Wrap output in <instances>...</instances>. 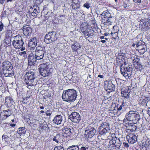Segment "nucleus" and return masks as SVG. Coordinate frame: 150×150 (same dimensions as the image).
I'll return each instance as SVG.
<instances>
[{"mask_svg":"<svg viewBox=\"0 0 150 150\" xmlns=\"http://www.w3.org/2000/svg\"><path fill=\"white\" fill-rule=\"evenodd\" d=\"M124 66H123L124 70L126 72H130L132 73V69L131 65H129L128 64H124Z\"/></svg>","mask_w":150,"mask_h":150,"instance_id":"obj_23","label":"nucleus"},{"mask_svg":"<svg viewBox=\"0 0 150 150\" xmlns=\"http://www.w3.org/2000/svg\"><path fill=\"white\" fill-rule=\"evenodd\" d=\"M45 49L44 46H37L35 50V55L42 60L43 59L45 54L46 53Z\"/></svg>","mask_w":150,"mask_h":150,"instance_id":"obj_9","label":"nucleus"},{"mask_svg":"<svg viewBox=\"0 0 150 150\" xmlns=\"http://www.w3.org/2000/svg\"><path fill=\"white\" fill-rule=\"evenodd\" d=\"M24 81L28 86L36 85L37 82V77L34 72L30 71L26 73L25 76Z\"/></svg>","mask_w":150,"mask_h":150,"instance_id":"obj_1","label":"nucleus"},{"mask_svg":"<svg viewBox=\"0 0 150 150\" xmlns=\"http://www.w3.org/2000/svg\"><path fill=\"white\" fill-rule=\"evenodd\" d=\"M83 6L87 9H89L90 7V4L89 3L86 2L84 4Z\"/></svg>","mask_w":150,"mask_h":150,"instance_id":"obj_47","label":"nucleus"},{"mask_svg":"<svg viewBox=\"0 0 150 150\" xmlns=\"http://www.w3.org/2000/svg\"><path fill=\"white\" fill-rule=\"evenodd\" d=\"M139 62V59L137 57L135 58L133 60V63L134 65V64L138 63Z\"/></svg>","mask_w":150,"mask_h":150,"instance_id":"obj_42","label":"nucleus"},{"mask_svg":"<svg viewBox=\"0 0 150 150\" xmlns=\"http://www.w3.org/2000/svg\"><path fill=\"white\" fill-rule=\"evenodd\" d=\"M110 130L102 128H99V133L100 135H104L105 134Z\"/></svg>","mask_w":150,"mask_h":150,"instance_id":"obj_29","label":"nucleus"},{"mask_svg":"<svg viewBox=\"0 0 150 150\" xmlns=\"http://www.w3.org/2000/svg\"><path fill=\"white\" fill-rule=\"evenodd\" d=\"M103 43H104L106 42V41L105 40H102L100 41Z\"/></svg>","mask_w":150,"mask_h":150,"instance_id":"obj_63","label":"nucleus"},{"mask_svg":"<svg viewBox=\"0 0 150 150\" xmlns=\"http://www.w3.org/2000/svg\"><path fill=\"white\" fill-rule=\"evenodd\" d=\"M37 1V3L38 4H40L42 2L43 0H36Z\"/></svg>","mask_w":150,"mask_h":150,"instance_id":"obj_58","label":"nucleus"},{"mask_svg":"<svg viewBox=\"0 0 150 150\" xmlns=\"http://www.w3.org/2000/svg\"><path fill=\"white\" fill-rule=\"evenodd\" d=\"M122 74L126 79H130L129 78L131 77L132 73L131 72L125 71L123 73V74Z\"/></svg>","mask_w":150,"mask_h":150,"instance_id":"obj_32","label":"nucleus"},{"mask_svg":"<svg viewBox=\"0 0 150 150\" xmlns=\"http://www.w3.org/2000/svg\"><path fill=\"white\" fill-rule=\"evenodd\" d=\"M105 87L106 88V90H109V92L114 91L115 90V86L113 85L112 82L106 81L105 83Z\"/></svg>","mask_w":150,"mask_h":150,"instance_id":"obj_17","label":"nucleus"},{"mask_svg":"<svg viewBox=\"0 0 150 150\" xmlns=\"http://www.w3.org/2000/svg\"><path fill=\"white\" fill-rule=\"evenodd\" d=\"M88 147L87 146L86 147L84 146L81 147L80 149V150H86L87 149H88Z\"/></svg>","mask_w":150,"mask_h":150,"instance_id":"obj_55","label":"nucleus"},{"mask_svg":"<svg viewBox=\"0 0 150 150\" xmlns=\"http://www.w3.org/2000/svg\"><path fill=\"white\" fill-rule=\"evenodd\" d=\"M4 45L6 46V47H7L10 46L11 45V40L9 38H7L5 39Z\"/></svg>","mask_w":150,"mask_h":150,"instance_id":"obj_33","label":"nucleus"},{"mask_svg":"<svg viewBox=\"0 0 150 150\" xmlns=\"http://www.w3.org/2000/svg\"><path fill=\"white\" fill-rule=\"evenodd\" d=\"M4 26V25L3 24L1 21H0V32H1Z\"/></svg>","mask_w":150,"mask_h":150,"instance_id":"obj_49","label":"nucleus"},{"mask_svg":"<svg viewBox=\"0 0 150 150\" xmlns=\"http://www.w3.org/2000/svg\"><path fill=\"white\" fill-rule=\"evenodd\" d=\"M62 120V116L60 115H57L54 117L52 121L56 124L59 125L61 124Z\"/></svg>","mask_w":150,"mask_h":150,"instance_id":"obj_18","label":"nucleus"},{"mask_svg":"<svg viewBox=\"0 0 150 150\" xmlns=\"http://www.w3.org/2000/svg\"><path fill=\"white\" fill-rule=\"evenodd\" d=\"M5 0H0V3L2 4L4 2Z\"/></svg>","mask_w":150,"mask_h":150,"instance_id":"obj_61","label":"nucleus"},{"mask_svg":"<svg viewBox=\"0 0 150 150\" xmlns=\"http://www.w3.org/2000/svg\"><path fill=\"white\" fill-rule=\"evenodd\" d=\"M134 67L136 69H137L139 71H141L143 69V66L141 65L140 63L134 64Z\"/></svg>","mask_w":150,"mask_h":150,"instance_id":"obj_36","label":"nucleus"},{"mask_svg":"<svg viewBox=\"0 0 150 150\" xmlns=\"http://www.w3.org/2000/svg\"><path fill=\"white\" fill-rule=\"evenodd\" d=\"M2 84L3 83L2 81L0 80V86H2Z\"/></svg>","mask_w":150,"mask_h":150,"instance_id":"obj_64","label":"nucleus"},{"mask_svg":"<svg viewBox=\"0 0 150 150\" xmlns=\"http://www.w3.org/2000/svg\"><path fill=\"white\" fill-rule=\"evenodd\" d=\"M109 126V123L108 122H104L101 124V125L99 127V128H102V129H103L110 130Z\"/></svg>","mask_w":150,"mask_h":150,"instance_id":"obj_24","label":"nucleus"},{"mask_svg":"<svg viewBox=\"0 0 150 150\" xmlns=\"http://www.w3.org/2000/svg\"><path fill=\"white\" fill-rule=\"evenodd\" d=\"M121 144V142L118 138L117 137V140H116L115 148L117 149H118L120 146Z\"/></svg>","mask_w":150,"mask_h":150,"instance_id":"obj_38","label":"nucleus"},{"mask_svg":"<svg viewBox=\"0 0 150 150\" xmlns=\"http://www.w3.org/2000/svg\"><path fill=\"white\" fill-rule=\"evenodd\" d=\"M26 54L25 51L19 53V55L20 56H24Z\"/></svg>","mask_w":150,"mask_h":150,"instance_id":"obj_52","label":"nucleus"},{"mask_svg":"<svg viewBox=\"0 0 150 150\" xmlns=\"http://www.w3.org/2000/svg\"><path fill=\"white\" fill-rule=\"evenodd\" d=\"M6 35L8 36L10 35L12 33V30L8 28L6 30Z\"/></svg>","mask_w":150,"mask_h":150,"instance_id":"obj_43","label":"nucleus"},{"mask_svg":"<svg viewBox=\"0 0 150 150\" xmlns=\"http://www.w3.org/2000/svg\"><path fill=\"white\" fill-rule=\"evenodd\" d=\"M123 66H124V65H121V66L120 67V71L121 73V74H123V73L125 71V70H124V68H123Z\"/></svg>","mask_w":150,"mask_h":150,"instance_id":"obj_50","label":"nucleus"},{"mask_svg":"<svg viewBox=\"0 0 150 150\" xmlns=\"http://www.w3.org/2000/svg\"><path fill=\"white\" fill-rule=\"evenodd\" d=\"M76 91L73 89L66 90L63 92L62 97L64 101L70 102L74 101L77 97Z\"/></svg>","mask_w":150,"mask_h":150,"instance_id":"obj_2","label":"nucleus"},{"mask_svg":"<svg viewBox=\"0 0 150 150\" xmlns=\"http://www.w3.org/2000/svg\"><path fill=\"white\" fill-rule=\"evenodd\" d=\"M50 67L47 63L41 64L39 68L40 74L44 77L50 75L51 73Z\"/></svg>","mask_w":150,"mask_h":150,"instance_id":"obj_6","label":"nucleus"},{"mask_svg":"<svg viewBox=\"0 0 150 150\" xmlns=\"http://www.w3.org/2000/svg\"><path fill=\"white\" fill-rule=\"evenodd\" d=\"M5 102L7 103V104H9L10 103H12L13 102V100L10 96H8L6 97L5 99Z\"/></svg>","mask_w":150,"mask_h":150,"instance_id":"obj_40","label":"nucleus"},{"mask_svg":"<svg viewBox=\"0 0 150 150\" xmlns=\"http://www.w3.org/2000/svg\"><path fill=\"white\" fill-rule=\"evenodd\" d=\"M5 77H12L14 75L13 71H12V69H9V71H6L4 73H3Z\"/></svg>","mask_w":150,"mask_h":150,"instance_id":"obj_26","label":"nucleus"},{"mask_svg":"<svg viewBox=\"0 0 150 150\" xmlns=\"http://www.w3.org/2000/svg\"><path fill=\"white\" fill-rule=\"evenodd\" d=\"M125 117L124 122H126L127 120L129 121H132L134 124L137 123L140 119L139 113L136 111H130L126 114Z\"/></svg>","mask_w":150,"mask_h":150,"instance_id":"obj_4","label":"nucleus"},{"mask_svg":"<svg viewBox=\"0 0 150 150\" xmlns=\"http://www.w3.org/2000/svg\"><path fill=\"white\" fill-rule=\"evenodd\" d=\"M54 150H64V149L62 146H58L54 148Z\"/></svg>","mask_w":150,"mask_h":150,"instance_id":"obj_44","label":"nucleus"},{"mask_svg":"<svg viewBox=\"0 0 150 150\" xmlns=\"http://www.w3.org/2000/svg\"><path fill=\"white\" fill-rule=\"evenodd\" d=\"M52 114V112L50 111V110H48L47 111L46 114L47 116H50Z\"/></svg>","mask_w":150,"mask_h":150,"instance_id":"obj_51","label":"nucleus"},{"mask_svg":"<svg viewBox=\"0 0 150 150\" xmlns=\"http://www.w3.org/2000/svg\"><path fill=\"white\" fill-rule=\"evenodd\" d=\"M149 145V142L146 141L145 142H144L142 146H143V148H145V149H147V148Z\"/></svg>","mask_w":150,"mask_h":150,"instance_id":"obj_41","label":"nucleus"},{"mask_svg":"<svg viewBox=\"0 0 150 150\" xmlns=\"http://www.w3.org/2000/svg\"><path fill=\"white\" fill-rule=\"evenodd\" d=\"M122 106H121V105H117V110L118 111H120V110H121L122 108Z\"/></svg>","mask_w":150,"mask_h":150,"instance_id":"obj_54","label":"nucleus"},{"mask_svg":"<svg viewBox=\"0 0 150 150\" xmlns=\"http://www.w3.org/2000/svg\"><path fill=\"white\" fill-rule=\"evenodd\" d=\"M96 130L90 125H88L85 129V136L86 138H91L96 133Z\"/></svg>","mask_w":150,"mask_h":150,"instance_id":"obj_11","label":"nucleus"},{"mask_svg":"<svg viewBox=\"0 0 150 150\" xmlns=\"http://www.w3.org/2000/svg\"><path fill=\"white\" fill-rule=\"evenodd\" d=\"M10 125L12 127H14L16 125V124H11Z\"/></svg>","mask_w":150,"mask_h":150,"instance_id":"obj_62","label":"nucleus"},{"mask_svg":"<svg viewBox=\"0 0 150 150\" xmlns=\"http://www.w3.org/2000/svg\"><path fill=\"white\" fill-rule=\"evenodd\" d=\"M28 12L32 16L36 17L40 13L39 7L35 5L30 7Z\"/></svg>","mask_w":150,"mask_h":150,"instance_id":"obj_13","label":"nucleus"},{"mask_svg":"<svg viewBox=\"0 0 150 150\" xmlns=\"http://www.w3.org/2000/svg\"><path fill=\"white\" fill-rule=\"evenodd\" d=\"M112 16L111 15L110 17H108L106 19V20L103 23L104 25H111L112 23Z\"/></svg>","mask_w":150,"mask_h":150,"instance_id":"obj_25","label":"nucleus"},{"mask_svg":"<svg viewBox=\"0 0 150 150\" xmlns=\"http://www.w3.org/2000/svg\"><path fill=\"white\" fill-rule=\"evenodd\" d=\"M23 33L25 35H27L30 33L31 31V29L28 25H25L23 27Z\"/></svg>","mask_w":150,"mask_h":150,"instance_id":"obj_19","label":"nucleus"},{"mask_svg":"<svg viewBox=\"0 0 150 150\" xmlns=\"http://www.w3.org/2000/svg\"><path fill=\"white\" fill-rule=\"evenodd\" d=\"M146 98H145V97H142L140 101V102L142 103V104H144V103H146Z\"/></svg>","mask_w":150,"mask_h":150,"instance_id":"obj_46","label":"nucleus"},{"mask_svg":"<svg viewBox=\"0 0 150 150\" xmlns=\"http://www.w3.org/2000/svg\"><path fill=\"white\" fill-rule=\"evenodd\" d=\"M80 29L86 38L92 36L94 35V30L91 26L86 22L82 23L80 25Z\"/></svg>","mask_w":150,"mask_h":150,"instance_id":"obj_3","label":"nucleus"},{"mask_svg":"<svg viewBox=\"0 0 150 150\" xmlns=\"http://www.w3.org/2000/svg\"><path fill=\"white\" fill-rule=\"evenodd\" d=\"M147 112L149 115H150V108H148V109L147 110Z\"/></svg>","mask_w":150,"mask_h":150,"instance_id":"obj_60","label":"nucleus"},{"mask_svg":"<svg viewBox=\"0 0 150 150\" xmlns=\"http://www.w3.org/2000/svg\"><path fill=\"white\" fill-rule=\"evenodd\" d=\"M11 63L8 61L3 62L1 66L0 73H4L6 71H9V69H12V66Z\"/></svg>","mask_w":150,"mask_h":150,"instance_id":"obj_10","label":"nucleus"},{"mask_svg":"<svg viewBox=\"0 0 150 150\" xmlns=\"http://www.w3.org/2000/svg\"><path fill=\"white\" fill-rule=\"evenodd\" d=\"M72 6L74 9H78L80 6L79 0H72Z\"/></svg>","mask_w":150,"mask_h":150,"instance_id":"obj_20","label":"nucleus"},{"mask_svg":"<svg viewBox=\"0 0 150 150\" xmlns=\"http://www.w3.org/2000/svg\"><path fill=\"white\" fill-rule=\"evenodd\" d=\"M115 134L112 133L111 134V137H112L111 139H110L109 142L108 148H110V149H115L116 140H117V137L114 136Z\"/></svg>","mask_w":150,"mask_h":150,"instance_id":"obj_14","label":"nucleus"},{"mask_svg":"<svg viewBox=\"0 0 150 150\" xmlns=\"http://www.w3.org/2000/svg\"><path fill=\"white\" fill-rule=\"evenodd\" d=\"M101 15L104 16L105 18H106L108 17H110L111 16V14L108 11H104Z\"/></svg>","mask_w":150,"mask_h":150,"instance_id":"obj_30","label":"nucleus"},{"mask_svg":"<svg viewBox=\"0 0 150 150\" xmlns=\"http://www.w3.org/2000/svg\"><path fill=\"white\" fill-rule=\"evenodd\" d=\"M24 42L21 36L17 35L14 37V40L12 42V45L16 49H21V51L24 50L25 47H23Z\"/></svg>","mask_w":150,"mask_h":150,"instance_id":"obj_5","label":"nucleus"},{"mask_svg":"<svg viewBox=\"0 0 150 150\" xmlns=\"http://www.w3.org/2000/svg\"><path fill=\"white\" fill-rule=\"evenodd\" d=\"M126 138L129 143L134 144L137 141V136L134 134H129L126 136Z\"/></svg>","mask_w":150,"mask_h":150,"instance_id":"obj_15","label":"nucleus"},{"mask_svg":"<svg viewBox=\"0 0 150 150\" xmlns=\"http://www.w3.org/2000/svg\"><path fill=\"white\" fill-rule=\"evenodd\" d=\"M69 119L72 122L77 123L79 122L81 117L79 113L74 112L70 115Z\"/></svg>","mask_w":150,"mask_h":150,"instance_id":"obj_12","label":"nucleus"},{"mask_svg":"<svg viewBox=\"0 0 150 150\" xmlns=\"http://www.w3.org/2000/svg\"><path fill=\"white\" fill-rule=\"evenodd\" d=\"M26 132L25 127H20L19 128L17 131V132L20 135L24 134Z\"/></svg>","mask_w":150,"mask_h":150,"instance_id":"obj_27","label":"nucleus"},{"mask_svg":"<svg viewBox=\"0 0 150 150\" xmlns=\"http://www.w3.org/2000/svg\"><path fill=\"white\" fill-rule=\"evenodd\" d=\"M28 59V64L30 66H36L39 63L40 60H42L32 53L29 54Z\"/></svg>","mask_w":150,"mask_h":150,"instance_id":"obj_7","label":"nucleus"},{"mask_svg":"<svg viewBox=\"0 0 150 150\" xmlns=\"http://www.w3.org/2000/svg\"><path fill=\"white\" fill-rule=\"evenodd\" d=\"M143 25L144 27V30H146L149 29L150 28V23L149 21L148 20L147 21L146 20L143 22Z\"/></svg>","mask_w":150,"mask_h":150,"instance_id":"obj_28","label":"nucleus"},{"mask_svg":"<svg viewBox=\"0 0 150 150\" xmlns=\"http://www.w3.org/2000/svg\"><path fill=\"white\" fill-rule=\"evenodd\" d=\"M6 11H3L2 12V16H5L6 15Z\"/></svg>","mask_w":150,"mask_h":150,"instance_id":"obj_57","label":"nucleus"},{"mask_svg":"<svg viewBox=\"0 0 150 150\" xmlns=\"http://www.w3.org/2000/svg\"><path fill=\"white\" fill-rule=\"evenodd\" d=\"M1 114H4V115L6 116L7 117H8L11 115V111L8 110H4L3 112H1Z\"/></svg>","mask_w":150,"mask_h":150,"instance_id":"obj_37","label":"nucleus"},{"mask_svg":"<svg viewBox=\"0 0 150 150\" xmlns=\"http://www.w3.org/2000/svg\"><path fill=\"white\" fill-rule=\"evenodd\" d=\"M98 77L100 78H103V75H99L98 76Z\"/></svg>","mask_w":150,"mask_h":150,"instance_id":"obj_59","label":"nucleus"},{"mask_svg":"<svg viewBox=\"0 0 150 150\" xmlns=\"http://www.w3.org/2000/svg\"><path fill=\"white\" fill-rule=\"evenodd\" d=\"M71 48L73 52L76 51L77 52V51L81 48V47L79 43L76 42L71 45Z\"/></svg>","mask_w":150,"mask_h":150,"instance_id":"obj_22","label":"nucleus"},{"mask_svg":"<svg viewBox=\"0 0 150 150\" xmlns=\"http://www.w3.org/2000/svg\"><path fill=\"white\" fill-rule=\"evenodd\" d=\"M62 136L59 134H57L52 139L53 141H55L56 143H59V141L61 140Z\"/></svg>","mask_w":150,"mask_h":150,"instance_id":"obj_31","label":"nucleus"},{"mask_svg":"<svg viewBox=\"0 0 150 150\" xmlns=\"http://www.w3.org/2000/svg\"><path fill=\"white\" fill-rule=\"evenodd\" d=\"M62 131L64 134L67 135L66 137L70 136L73 132V130L69 127H64L62 129Z\"/></svg>","mask_w":150,"mask_h":150,"instance_id":"obj_21","label":"nucleus"},{"mask_svg":"<svg viewBox=\"0 0 150 150\" xmlns=\"http://www.w3.org/2000/svg\"><path fill=\"white\" fill-rule=\"evenodd\" d=\"M37 43V39L33 38L30 39L28 44V47L31 50L33 49L36 46Z\"/></svg>","mask_w":150,"mask_h":150,"instance_id":"obj_16","label":"nucleus"},{"mask_svg":"<svg viewBox=\"0 0 150 150\" xmlns=\"http://www.w3.org/2000/svg\"><path fill=\"white\" fill-rule=\"evenodd\" d=\"M2 139L3 141H5L8 142L9 141L10 139L7 135L6 134H4L2 136Z\"/></svg>","mask_w":150,"mask_h":150,"instance_id":"obj_34","label":"nucleus"},{"mask_svg":"<svg viewBox=\"0 0 150 150\" xmlns=\"http://www.w3.org/2000/svg\"><path fill=\"white\" fill-rule=\"evenodd\" d=\"M136 129V128L135 127H134L133 126H131V128L130 129H127V132H129V131L130 132H132L133 131H135Z\"/></svg>","mask_w":150,"mask_h":150,"instance_id":"obj_45","label":"nucleus"},{"mask_svg":"<svg viewBox=\"0 0 150 150\" xmlns=\"http://www.w3.org/2000/svg\"><path fill=\"white\" fill-rule=\"evenodd\" d=\"M133 1L136 4H140L141 2V0H133Z\"/></svg>","mask_w":150,"mask_h":150,"instance_id":"obj_53","label":"nucleus"},{"mask_svg":"<svg viewBox=\"0 0 150 150\" xmlns=\"http://www.w3.org/2000/svg\"><path fill=\"white\" fill-rule=\"evenodd\" d=\"M123 144L124 146L126 147H129V146L128 144L127 143L124 142L123 143Z\"/></svg>","mask_w":150,"mask_h":150,"instance_id":"obj_56","label":"nucleus"},{"mask_svg":"<svg viewBox=\"0 0 150 150\" xmlns=\"http://www.w3.org/2000/svg\"><path fill=\"white\" fill-rule=\"evenodd\" d=\"M128 90L127 89H122L121 90V93L123 95V96L126 97L127 96H126L128 94Z\"/></svg>","mask_w":150,"mask_h":150,"instance_id":"obj_39","label":"nucleus"},{"mask_svg":"<svg viewBox=\"0 0 150 150\" xmlns=\"http://www.w3.org/2000/svg\"><path fill=\"white\" fill-rule=\"evenodd\" d=\"M7 117L6 116L4 115V114H2V115H1V120H2L3 121L4 120L6 119Z\"/></svg>","mask_w":150,"mask_h":150,"instance_id":"obj_48","label":"nucleus"},{"mask_svg":"<svg viewBox=\"0 0 150 150\" xmlns=\"http://www.w3.org/2000/svg\"><path fill=\"white\" fill-rule=\"evenodd\" d=\"M56 33L54 31L49 32L47 34L44 39V41L47 44L51 43L57 40L55 36Z\"/></svg>","mask_w":150,"mask_h":150,"instance_id":"obj_8","label":"nucleus"},{"mask_svg":"<svg viewBox=\"0 0 150 150\" xmlns=\"http://www.w3.org/2000/svg\"><path fill=\"white\" fill-rule=\"evenodd\" d=\"M67 150H79V148L78 146L72 145L69 146Z\"/></svg>","mask_w":150,"mask_h":150,"instance_id":"obj_35","label":"nucleus"}]
</instances>
